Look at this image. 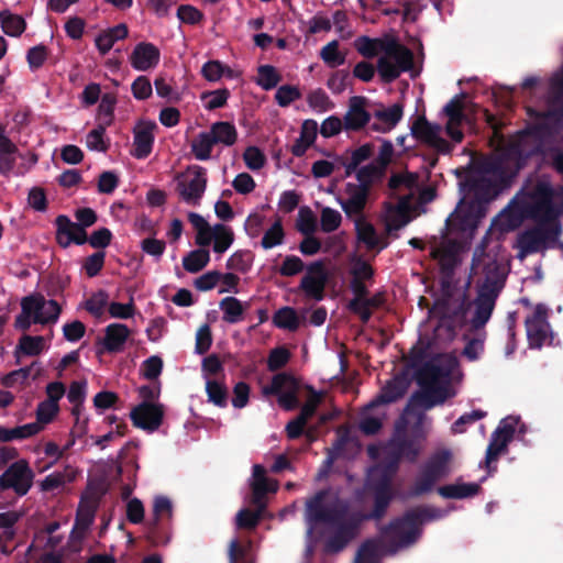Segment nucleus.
Returning a JSON list of instances; mask_svg holds the SVG:
<instances>
[{
	"instance_id": "nucleus-22",
	"label": "nucleus",
	"mask_w": 563,
	"mask_h": 563,
	"mask_svg": "<svg viewBox=\"0 0 563 563\" xmlns=\"http://www.w3.org/2000/svg\"><path fill=\"white\" fill-rule=\"evenodd\" d=\"M155 122L142 121L133 130V150L131 154L137 159H144L152 153L154 144Z\"/></svg>"
},
{
	"instance_id": "nucleus-55",
	"label": "nucleus",
	"mask_w": 563,
	"mask_h": 563,
	"mask_svg": "<svg viewBox=\"0 0 563 563\" xmlns=\"http://www.w3.org/2000/svg\"><path fill=\"white\" fill-rule=\"evenodd\" d=\"M1 27L7 35L16 37L25 31L26 22L21 15L12 14L5 10Z\"/></svg>"
},
{
	"instance_id": "nucleus-37",
	"label": "nucleus",
	"mask_w": 563,
	"mask_h": 563,
	"mask_svg": "<svg viewBox=\"0 0 563 563\" xmlns=\"http://www.w3.org/2000/svg\"><path fill=\"white\" fill-rule=\"evenodd\" d=\"M229 563H255V555L252 551V542L250 540L241 542L232 539L228 548Z\"/></svg>"
},
{
	"instance_id": "nucleus-53",
	"label": "nucleus",
	"mask_w": 563,
	"mask_h": 563,
	"mask_svg": "<svg viewBox=\"0 0 563 563\" xmlns=\"http://www.w3.org/2000/svg\"><path fill=\"white\" fill-rule=\"evenodd\" d=\"M320 57L331 68L345 63V56L339 51V42L331 41L321 48Z\"/></svg>"
},
{
	"instance_id": "nucleus-59",
	"label": "nucleus",
	"mask_w": 563,
	"mask_h": 563,
	"mask_svg": "<svg viewBox=\"0 0 563 563\" xmlns=\"http://www.w3.org/2000/svg\"><path fill=\"white\" fill-rule=\"evenodd\" d=\"M109 125L104 123H98V125L87 134L86 144L89 150L106 152L109 144L106 143L103 136Z\"/></svg>"
},
{
	"instance_id": "nucleus-44",
	"label": "nucleus",
	"mask_w": 563,
	"mask_h": 563,
	"mask_svg": "<svg viewBox=\"0 0 563 563\" xmlns=\"http://www.w3.org/2000/svg\"><path fill=\"white\" fill-rule=\"evenodd\" d=\"M384 174L385 169L375 162L363 166L356 173L360 183L357 186L369 191L374 180L382 178Z\"/></svg>"
},
{
	"instance_id": "nucleus-1",
	"label": "nucleus",
	"mask_w": 563,
	"mask_h": 563,
	"mask_svg": "<svg viewBox=\"0 0 563 563\" xmlns=\"http://www.w3.org/2000/svg\"><path fill=\"white\" fill-rule=\"evenodd\" d=\"M400 461V456L387 448V454L383 461L371 468L365 482V488L373 497L374 505L368 514L351 512L347 504L340 500L325 506L324 499L329 492L327 489L317 492L306 503L307 520L311 525L308 534L312 533V525H328L333 529V532L324 543V551L327 553L343 551L357 536L363 521H378L386 515L391 501L396 497L394 478L399 470Z\"/></svg>"
},
{
	"instance_id": "nucleus-50",
	"label": "nucleus",
	"mask_w": 563,
	"mask_h": 563,
	"mask_svg": "<svg viewBox=\"0 0 563 563\" xmlns=\"http://www.w3.org/2000/svg\"><path fill=\"white\" fill-rule=\"evenodd\" d=\"M296 229L303 235L313 234L317 229V218L312 210L303 206L299 209Z\"/></svg>"
},
{
	"instance_id": "nucleus-54",
	"label": "nucleus",
	"mask_w": 563,
	"mask_h": 563,
	"mask_svg": "<svg viewBox=\"0 0 563 563\" xmlns=\"http://www.w3.org/2000/svg\"><path fill=\"white\" fill-rule=\"evenodd\" d=\"M285 232L280 219H277L273 225L264 233L261 245L265 250L273 249L284 242Z\"/></svg>"
},
{
	"instance_id": "nucleus-12",
	"label": "nucleus",
	"mask_w": 563,
	"mask_h": 563,
	"mask_svg": "<svg viewBox=\"0 0 563 563\" xmlns=\"http://www.w3.org/2000/svg\"><path fill=\"white\" fill-rule=\"evenodd\" d=\"M300 382L289 373H278L273 376L271 385L264 386L263 394L277 396L278 405L286 411L299 406L298 393Z\"/></svg>"
},
{
	"instance_id": "nucleus-33",
	"label": "nucleus",
	"mask_w": 563,
	"mask_h": 563,
	"mask_svg": "<svg viewBox=\"0 0 563 563\" xmlns=\"http://www.w3.org/2000/svg\"><path fill=\"white\" fill-rule=\"evenodd\" d=\"M407 390V384L402 378L389 380L382 389L380 394L368 405L374 408L378 405H387L400 399Z\"/></svg>"
},
{
	"instance_id": "nucleus-56",
	"label": "nucleus",
	"mask_w": 563,
	"mask_h": 563,
	"mask_svg": "<svg viewBox=\"0 0 563 563\" xmlns=\"http://www.w3.org/2000/svg\"><path fill=\"white\" fill-rule=\"evenodd\" d=\"M252 253L246 250L236 251L227 261V267L231 271L247 273L252 267Z\"/></svg>"
},
{
	"instance_id": "nucleus-46",
	"label": "nucleus",
	"mask_w": 563,
	"mask_h": 563,
	"mask_svg": "<svg viewBox=\"0 0 563 563\" xmlns=\"http://www.w3.org/2000/svg\"><path fill=\"white\" fill-rule=\"evenodd\" d=\"M214 142L209 132L199 133L191 142V152L199 161H207L211 157Z\"/></svg>"
},
{
	"instance_id": "nucleus-36",
	"label": "nucleus",
	"mask_w": 563,
	"mask_h": 563,
	"mask_svg": "<svg viewBox=\"0 0 563 563\" xmlns=\"http://www.w3.org/2000/svg\"><path fill=\"white\" fill-rule=\"evenodd\" d=\"M481 485L477 483H454L443 485L438 488V493L448 499H464L476 496L481 492Z\"/></svg>"
},
{
	"instance_id": "nucleus-57",
	"label": "nucleus",
	"mask_w": 563,
	"mask_h": 563,
	"mask_svg": "<svg viewBox=\"0 0 563 563\" xmlns=\"http://www.w3.org/2000/svg\"><path fill=\"white\" fill-rule=\"evenodd\" d=\"M307 102L317 112H325L334 108V103L321 88L310 91L307 96Z\"/></svg>"
},
{
	"instance_id": "nucleus-27",
	"label": "nucleus",
	"mask_w": 563,
	"mask_h": 563,
	"mask_svg": "<svg viewBox=\"0 0 563 563\" xmlns=\"http://www.w3.org/2000/svg\"><path fill=\"white\" fill-rule=\"evenodd\" d=\"M346 194L349 198L340 200V205L349 218L356 217L363 219V211L365 209L369 191L365 188L356 186V184H346Z\"/></svg>"
},
{
	"instance_id": "nucleus-48",
	"label": "nucleus",
	"mask_w": 563,
	"mask_h": 563,
	"mask_svg": "<svg viewBox=\"0 0 563 563\" xmlns=\"http://www.w3.org/2000/svg\"><path fill=\"white\" fill-rule=\"evenodd\" d=\"M385 303V296L383 292H377L372 297H366L361 305L358 310L353 313L358 316L363 323H367L372 318V309L380 308Z\"/></svg>"
},
{
	"instance_id": "nucleus-45",
	"label": "nucleus",
	"mask_w": 563,
	"mask_h": 563,
	"mask_svg": "<svg viewBox=\"0 0 563 563\" xmlns=\"http://www.w3.org/2000/svg\"><path fill=\"white\" fill-rule=\"evenodd\" d=\"M412 134L420 141L429 144L441 132L437 124L430 123L424 117L419 118L411 128Z\"/></svg>"
},
{
	"instance_id": "nucleus-28",
	"label": "nucleus",
	"mask_w": 563,
	"mask_h": 563,
	"mask_svg": "<svg viewBox=\"0 0 563 563\" xmlns=\"http://www.w3.org/2000/svg\"><path fill=\"white\" fill-rule=\"evenodd\" d=\"M97 504L92 499L81 498L71 530L73 539H82L93 522Z\"/></svg>"
},
{
	"instance_id": "nucleus-10",
	"label": "nucleus",
	"mask_w": 563,
	"mask_h": 563,
	"mask_svg": "<svg viewBox=\"0 0 563 563\" xmlns=\"http://www.w3.org/2000/svg\"><path fill=\"white\" fill-rule=\"evenodd\" d=\"M173 517V505L166 496H156L153 503V519L147 522V540L155 547L169 542L170 532L165 521Z\"/></svg>"
},
{
	"instance_id": "nucleus-35",
	"label": "nucleus",
	"mask_w": 563,
	"mask_h": 563,
	"mask_svg": "<svg viewBox=\"0 0 563 563\" xmlns=\"http://www.w3.org/2000/svg\"><path fill=\"white\" fill-rule=\"evenodd\" d=\"M423 390L416 391L410 398V405L421 407L423 409H431L437 404H442L445 400L444 389L438 386L422 387Z\"/></svg>"
},
{
	"instance_id": "nucleus-34",
	"label": "nucleus",
	"mask_w": 563,
	"mask_h": 563,
	"mask_svg": "<svg viewBox=\"0 0 563 563\" xmlns=\"http://www.w3.org/2000/svg\"><path fill=\"white\" fill-rule=\"evenodd\" d=\"M250 307L249 302L243 305L241 300L235 297H224L219 302V308L222 311V320L230 324H235L244 319V312Z\"/></svg>"
},
{
	"instance_id": "nucleus-42",
	"label": "nucleus",
	"mask_w": 563,
	"mask_h": 563,
	"mask_svg": "<svg viewBox=\"0 0 563 563\" xmlns=\"http://www.w3.org/2000/svg\"><path fill=\"white\" fill-rule=\"evenodd\" d=\"M486 333H479L476 336H470L468 333L463 334L462 339L465 341V346L462 351V356L471 362L477 361L484 352V342Z\"/></svg>"
},
{
	"instance_id": "nucleus-7",
	"label": "nucleus",
	"mask_w": 563,
	"mask_h": 563,
	"mask_svg": "<svg viewBox=\"0 0 563 563\" xmlns=\"http://www.w3.org/2000/svg\"><path fill=\"white\" fill-rule=\"evenodd\" d=\"M526 196L527 201L522 203L521 208L526 217L536 222H558L556 219L561 214V210L553 202L556 191L549 181H537Z\"/></svg>"
},
{
	"instance_id": "nucleus-20",
	"label": "nucleus",
	"mask_w": 563,
	"mask_h": 563,
	"mask_svg": "<svg viewBox=\"0 0 563 563\" xmlns=\"http://www.w3.org/2000/svg\"><path fill=\"white\" fill-rule=\"evenodd\" d=\"M130 329L123 323H111L104 329V336L97 341V354L122 352L130 336Z\"/></svg>"
},
{
	"instance_id": "nucleus-6",
	"label": "nucleus",
	"mask_w": 563,
	"mask_h": 563,
	"mask_svg": "<svg viewBox=\"0 0 563 563\" xmlns=\"http://www.w3.org/2000/svg\"><path fill=\"white\" fill-rule=\"evenodd\" d=\"M378 52L385 54L378 58L376 65L379 77L385 84L395 81L401 73L409 71L413 67V53L400 44L395 36L378 38Z\"/></svg>"
},
{
	"instance_id": "nucleus-58",
	"label": "nucleus",
	"mask_w": 563,
	"mask_h": 563,
	"mask_svg": "<svg viewBox=\"0 0 563 563\" xmlns=\"http://www.w3.org/2000/svg\"><path fill=\"white\" fill-rule=\"evenodd\" d=\"M374 146L369 143L363 144L351 154V159L345 164V176H351L364 161L373 154Z\"/></svg>"
},
{
	"instance_id": "nucleus-15",
	"label": "nucleus",
	"mask_w": 563,
	"mask_h": 563,
	"mask_svg": "<svg viewBox=\"0 0 563 563\" xmlns=\"http://www.w3.org/2000/svg\"><path fill=\"white\" fill-rule=\"evenodd\" d=\"M328 282V273L323 261H316L307 266V273L301 278L298 290L308 299L321 301L324 298V289Z\"/></svg>"
},
{
	"instance_id": "nucleus-30",
	"label": "nucleus",
	"mask_w": 563,
	"mask_h": 563,
	"mask_svg": "<svg viewBox=\"0 0 563 563\" xmlns=\"http://www.w3.org/2000/svg\"><path fill=\"white\" fill-rule=\"evenodd\" d=\"M18 146L0 130V175L9 177L16 163Z\"/></svg>"
},
{
	"instance_id": "nucleus-24",
	"label": "nucleus",
	"mask_w": 563,
	"mask_h": 563,
	"mask_svg": "<svg viewBox=\"0 0 563 563\" xmlns=\"http://www.w3.org/2000/svg\"><path fill=\"white\" fill-rule=\"evenodd\" d=\"M161 59V52L156 45L150 42H141L135 45L131 56V66L140 71H146L157 66Z\"/></svg>"
},
{
	"instance_id": "nucleus-61",
	"label": "nucleus",
	"mask_w": 563,
	"mask_h": 563,
	"mask_svg": "<svg viewBox=\"0 0 563 563\" xmlns=\"http://www.w3.org/2000/svg\"><path fill=\"white\" fill-rule=\"evenodd\" d=\"M45 307V298L41 294L29 295L21 300V310L31 317L42 316V310Z\"/></svg>"
},
{
	"instance_id": "nucleus-8",
	"label": "nucleus",
	"mask_w": 563,
	"mask_h": 563,
	"mask_svg": "<svg viewBox=\"0 0 563 563\" xmlns=\"http://www.w3.org/2000/svg\"><path fill=\"white\" fill-rule=\"evenodd\" d=\"M451 460L452 452L449 449H440L432 453L422 465L409 490V495L411 497H419L430 493L435 483L450 473Z\"/></svg>"
},
{
	"instance_id": "nucleus-38",
	"label": "nucleus",
	"mask_w": 563,
	"mask_h": 563,
	"mask_svg": "<svg viewBox=\"0 0 563 563\" xmlns=\"http://www.w3.org/2000/svg\"><path fill=\"white\" fill-rule=\"evenodd\" d=\"M209 134L211 135L214 144H223L225 146H232L238 140V131L235 126L225 121L214 122L210 126Z\"/></svg>"
},
{
	"instance_id": "nucleus-17",
	"label": "nucleus",
	"mask_w": 563,
	"mask_h": 563,
	"mask_svg": "<svg viewBox=\"0 0 563 563\" xmlns=\"http://www.w3.org/2000/svg\"><path fill=\"white\" fill-rule=\"evenodd\" d=\"M188 173L192 177L188 181L179 183L177 190L185 202L197 206L207 187V170L202 166L194 165L188 168Z\"/></svg>"
},
{
	"instance_id": "nucleus-62",
	"label": "nucleus",
	"mask_w": 563,
	"mask_h": 563,
	"mask_svg": "<svg viewBox=\"0 0 563 563\" xmlns=\"http://www.w3.org/2000/svg\"><path fill=\"white\" fill-rule=\"evenodd\" d=\"M307 389L309 390V397L307 401L302 405L297 418L308 423L309 419H311L314 416L317 408L321 402L322 396L320 393L316 391L311 386H308Z\"/></svg>"
},
{
	"instance_id": "nucleus-52",
	"label": "nucleus",
	"mask_w": 563,
	"mask_h": 563,
	"mask_svg": "<svg viewBox=\"0 0 563 563\" xmlns=\"http://www.w3.org/2000/svg\"><path fill=\"white\" fill-rule=\"evenodd\" d=\"M117 97L114 93H104L98 107V120L100 123L111 125L114 119Z\"/></svg>"
},
{
	"instance_id": "nucleus-29",
	"label": "nucleus",
	"mask_w": 563,
	"mask_h": 563,
	"mask_svg": "<svg viewBox=\"0 0 563 563\" xmlns=\"http://www.w3.org/2000/svg\"><path fill=\"white\" fill-rule=\"evenodd\" d=\"M318 133V123L312 119H307L302 122L300 135L292 144L290 152L296 157H301L306 154L307 150L314 143Z\"/></svg>"
},
{
	"instance_id": "nucleus-5",
	"label": "nucleus",
	"mask_w": 563,
	"mask_h": 563,
	"mask_svg": "<svg viewBox=\"0 0 563 563\" xmlns=\"http://www.w3.org/2000/svg\"><path fill=\"white\" fill-rule=\"evenodd\" d=\"M431 256L438 261L440 267L441 298L437 300L435 308L444 319L451 321L464 320L471 307L467 295L470 282L465 289L456 294L455 269L459 265L457 256L451 250L434 249Z\"/></svg>"
},
{
	"instance_id": "nucleus-14",
	"label": "nucleus",
	"mask_w": 563,
	"mask_h": 563,
	"mask_svg": "<svg viewBox=\"0 0 563 563\" xmlns=\"http://www.w3.org/2000/svg\"><path fill=\"white\" fill-rule=\"evenodd\" d=\"M34 473L25 460L12 463L0 476L2 490L12 488L18 496H24L32 487Z\"/></svg>"
},
{
	"instance_id": "nucleus-19",
	"label": "nucleus",
	"mask_w": 563,
	"mask_h": 563,
	"mask_svg": "<svg viewBox=\"0 0 563 563\" xmlns=\"http://www.w3.org/2000/svg\"><path fill=\"white\" fill-rule=\"evenodd\" d=\"M56 225V242L63 247L67 249L71 243L76 245H82L89 243V238L86 232V228L77 225L67 216L59 214L55 219Z\"/></svg>"
},
{
	"instance_id": "nucleus-9",
	"label": "nucleus",
	"mask_w": 563,
	"mask_h": 563,
	"mask_svg": "<svg viewBox=\"0 0 563 563\" xmlns=\"http://www.w3.org/2000/svg\"><path fill=\"white\" fill-rule=\"evenodd\" d=\"M561 231L559 222H538L536 227L521 232L517 240L518 257L525 258L527 255L542 251L547 242H555L558 240Z\"/></svg>"
},
{
	"instance_id": "nucleus-25",
	"label": "nucleus",
	"mask_w": 563,
	"mask_h": 563,
	"mask_svg": "<svg viewBox=\"0 0 563 563\" xmlns=\"http://www.w3.org/2000/svg\"><path fill=\"white\" fill-rule=\"evenodd\" d=\"M252 504L260 508H265L264 498L267 493H275L278 489L276 481H269L266 477V470L261 464L253 466Z\"/></svg>"
},
{
	"instance_id": "nucleus-3",
	"label": "nucleus",
	"mask_w": 563,
	"mask_h": 563,
	"mask_svg": "<svg viewBox=\"0 0 563 563\" xmlns=\"http://www.w3.org/2000/svg\"><path fill=\"white\" fill-rule=\"evenodd\" d=\"M472 275L477 276V295L474 299V313L470 321V331L484 329L496 306L497 298L505 287L507 273L501 263L489 254L473 256Z\"/></svg>"
},
{
	"instance_id": "nucleus-21",
	"label": "nucleus",
	"mask_w": 563,
	"mask_h": 563,
	"mask_svg": "<svg viewBox=\"0 0 563 563\" xmlns=\"http://www.w3.org/2000/svg\"><path fill=\"white\" fill-rule=\"evenodd\" d=\"M552 101L554 104H559L560 107L553 110H550L544 114L547 118V122L536 124L530 129L528 133L534 134L537 136H562L563 134V98L558 100L555 98L554 92L550 89ZM527 132H522L526 134Z\"/></svg>"
},
{
	"instance_id": "nucleus-60",
	"label": "nucleus",
	"mask_w": 563,
	"mask_h": 563,
	"mask_svg": "<svg viewBox=\"0 0 563 563\" xmlns=\"http://www.w3.org/2000/svg\"><path fill=\"white\" fill-rule=\"evenodd\" d=\"M280 75L276 68L272 65H262L258 67V80L257 84L264 90H271L275 88L280 81Z\"/></svg>"
},
{
	"instance_id": "nucleus-11",
	"label": "nucleus",
	"mask_w": 563,
	"mask_h": 563,
	"mask_svg": "<svg viewBox=\"0 0 563 563\" xmlns=\"http://www.w3.org/2000/svg\"><path fill=\"white\" fill-rule=\"evenodd\" d=\"M549 308L544 303H538L531 314L526 317L525 327L530 349H541L544 344H551L553 332L548 321Z\"/></svg>"
},
{
	"instance_id": "nucleus-31",
	"label": "nucleus",
	"mask_w": 563,
	"mask_h": 563,
	"mask_svg": "<svg viewBox=\"0 0 563 563\" xmlns=\"http://www.w3.org/2000/svg\"><path fill=\"white\" fill-rule=\"evenodd\" d=\"M384 542L380 538L367 539L358 548L354 563H380L384 551Z\"/></svg>"
},
{
	"instance_id": "nucleus-2",
	"label": "nucleus",
	"mask_w": 563,
	"mask_h": 563,
	"mask_svg": "<svg viewBox=\"0 0 563 563\" xmlns=\"http://www.w3.org/2000/svg\"><path fill=\"white\" fill-rule=\"evenodd\" d=\"M530 156L520 142H512L506 145L499 155L484 158L478 170L483 176L468 180L470 191L474 201L470 206V213L461 219L459 229L475 225L477 220L484 216V205L490 202L500 192L511 186L514 178L522 169Z\"/></svg>"
},
{
	"instance_id": "nucleus-16",
	"label": "nucleus",
	"mask_w": 563,
	"mask_h": 563,
	"mask_svg": "<svg viewBox=\"0 0 563 563\" xmlns=\"http://www.w3.org/2000/svg\"><path fill=\"white\" fill-rule=\"evenodd\" d=\"M164 413L162 404L142 401L131 410L130 418L135 428L154 432L162 426Z\"/></svg>"
},
{
	"instance_id": "nucleus-32",
	"label": "nucleus",
	"mask_w": 563,
	"mask_h": 563,
	"mask_svg": "<svg viewBox=\"0 0 563 563\" xmlns=\"http://www.w3.org/2000/svg\"><path fill=\"white\" fill-rule=\"evenodd\" d=\"M355 229L357 240L364 243L368 250L379 252L387 247L388 242L380 240L373 224L365 222L363 219H357L355 221Z\"/></svg>"
},
{
	"instance_id": "nucleus-64",
	"label": "nucleus",
	"mask_w": 563,
	"mask_h": 563,
	"mask_svg": "<svg viewBox=\"0 0 563 563\" xmlns=\"http://www.w3.org/2000/svg\"><path fill=\"white\" fill-rule=\"evenodd\" d=\"M342 222L341 213L332 208H323L321 211L320 225L325 233L335 231Z\"/></svg>"
},
{
	"instance_id": "nucleus-63",
	"label": "nucleus",
	"mask_w": 563,
	"mask_h": 563,
	"mask_svg": "<svg viewBox=\"0 0 563 563\" xmlns=\"http://www.w3.org/2000/svg\"><path fill=\"white\" fill-rule=\"evenodd\" d=\"M354 47L365 58H373L378 54V38L361 35L354 41Z\"/></svg>"
},
{
	"instance_id": "nucleus-47",
	"label": "nucleus",
	"mask_w": 563,
	"mask_h": 563,
	"mask_svg": "<svg viewBox=\"0 0 563 563\" xmlns=\"http://www.w3.org/2000/svg\"><path fill=\"white\" fill-rule=\"evenodd\" d=\"M466 93L461 92L454 96L443 108L444 114L448 117V120L452 123H462L464 120V100L466 99Z\"/></svg>"
},
{
	"instance_id": "nucleus-51",
	"label": "nucleus",
	"mask_w": 563,
	"mask_h": 563,
	"mask_svg": "<svg viewBox=\"0 0 563 563\" xmlns=\"http://www.w3.org/2000/svg\"><path fill=\"white\" fill-rule=\"evenodd\" d=\"M44 347V338L41 335H23L16 346V353H22L27 356L38 355Z\"/></svg>"
},
{
	"instance_id": "nucleus-18",
	"label": "nucleus",
	"mask_w": 563,
	"mask_h": 563,
	"mask_svg": "<svg viewBox=\"0 0 563 563\" xmlns=\"http://www.w3.org/2000/svg\"><path fill=\"white\" fill-rule=\"evenodd\" d=\"M515 432V423L503 420L498 428L492 433L485 456L487 468H490V464L507 452L508 444L511 442Z\"/></svg>"
},
{
	"instance_id": "nucleus-13",
	"label": "nucleus",
	"mask_w": 563,
	"mask_h": 563,
	"mask_svg": "<svg viewBox=\"0 0 563 563\" xmlns=\"http://www.w3.org/2000/svg\"><path fill=\"white\" fill-rule=\"evenodd\" d=\"M457 361L454 356L449 354H439L430 361L422 364L416 372V382L421 387L437 386L441 379H446L451 376Z\"/></svg>"
},
{
	"instance_id": "nucleus-23",
	"label": "nucleus",
	"mask_w": 563,
	"mask_h": 563,
	"mask_svg": "<svg viewBox=\"0 0 563 563\" xmlns=\"http://www.w3.org/2000/svg\"><path fill=\"white\" fill-rule=\"evenodd\" d=\"M367 99L362 96L350 98L349 109L343 117L344 129L346 131H360L368 124L371 113L365 109Z\"/></svg>"
},
{
	"instance_id": "nucleus-49",
	"label": "nucleus",
	"mask_w": 563,
	"mask_h": 563,
	"mask_svg": "<svg viewBox=\"0 0 563 563\" xmlns=\"http://www.w3.org/2000/svg\"><path fill=\"white\" fill-rule=\"evenodd\" d=\"M230 97V91L227 88L217 89L212 91H203L201 100L205 101V108L209 111L223 108Z\"/></svg>"
},
{
	"instance_id": "nucleus-41",
	"label": "nucleus",
	"mask_w": 563,
	"mask_h": 563,
	"mask_svg": "<svg viewBox=\"0 0 563 563\" xmlns=\"http://www.w3.org/2000/svg\"><path fill=\"white\" fill-rule=\"evenodd\" d=\"M210 261V253L206 249H198L189 252L183 258V266L188 273H198L202 271Z\"/></svg>"
},
{
	"instance_id": "nucleus-39",
	"label": "nucleus",
	"mask_w": 563,
	"mask_h": 563,
	"mask_svg": "<svg viewBox=\"0 0 563 563\" xmlns=\"http://www.w3.org/2000/svg\"><path fill=\"white\" fill-rule=\"evenodd\" d=\"M206 393L208 400L219 408H225L229 402V390L223 380L207 379Z\"/></svg>"
},
{
	"instance_id": "nucleus-40",
	"label": "nucleus",
	"mask_w": 563,
	"mask_h": 563,
	"mask_svg": "<svg viewBox=\"0 0 563 563\" xmlns=\"http://www.w3.org/2000/svg\"><path fill=\"white\" fill-rule=\"evenodd\" d=\"M273 323L278 329L295 332L300 325L299 317L296 310L291 307H283L278 309L273 316Z\"/></svg>"
},
{
	"instance_id": "nucleus-43",
	"label": "nucleus",
	"mask_w": 563,
	"mask_h": 563,
	"mask_svg": "<svg viewBox=\"0 0 563 563\" xmlns=\"http://www.w3.org/2000/svg\"><path fill=\"white\" fill-rule=\"evenodd\" d=\"M234 233L230 227L221 223L213 225V251L216 253H224L233 243Z\"/></svg>"
},
{
	"instance_id": "nucleus-26",
	"label": "nucleus",
	"mask_w": 563,
	"mask_h": 563,
	"mask_svg": "<svg viewBox=\"0 0 563 563\" xmlns=\"http://www.w3.org/2000/svg\"><path fill=\"white\" fill-rule=\"evenodd\" d=\"M388 449H391L401 460L410 463L417 461L421 446L417 439L409 437L406 432L397 428L396 433L388 443Z\"/></svg>"
},
{
	"instance_id": "nucleus-4",
	"label": "nucleus",
	"mask_w": 563,
	"mask_h": 563,
	"mask_svg": "<svg viewBox=\"0 0 563 563\" xmlns=\"http://www.w3.org/2000/svg\"><path fill=\"white\" fill-rule=\"evenodd\" d=\"M440 517L435 508L419 506L406 510L401 516L391 519L379 528V538L383 540L384 551L387 555H395L404 549L416 544L422 534L426 521Z\"/></svg>"
}]
</instances>
